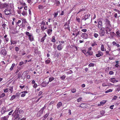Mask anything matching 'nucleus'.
Returning a JSON list of instances; mask_svg holds the SVG:
<instances>
[{
  "mask_svg": "<svg viewBox=\"0 0 120 120\" xmlns=\"http://www.w3.org/2000/svg\"><path fill=\"white\" fill-rule=\"evenodd\" d=\"M104 21L105 22V26L106 30L107 31H111V24L110 22L107 19H106L104 20Z\"/></svg>",
  "mask_w": 120,
  "mask_h": 120,
  "instance_id": "1",
  "label": "nucleus"
},
{
  "mask_svg": "<svg viewBox=\"0 0 120 120\" xmlns=\"http://www.w3.org/2000/svg\"><path fill=\"white\" fill-rule=\"evenodd\" d=\"M26 35L28 37V38L30 41H32L34 40V37L32 34L31 33H30L29 32H26L25 33Z\"/></svg>",
  "mask_w": 120,
  "mask_h": 120,
  "instance_id": "2",
  "label": "nucleus"
},
{
  "mask_svg": "<svg viewBox=\"0 0 120 120\" xmlns=\"http://www.w3.org/2000/svg\"><path fill=\"white\" fill-rule=\"evenodd\" d=\"M90 16V15L89 14H88L87 15H86L82 17V20L85 21L87 19H88V22L89 23H90V20L89 19Z\"/></svg>",
  "mask_w": 120,
  "mask_h": 120,
  "instance_id": "3",
  "label": "nucleus"
},
{
  "mask_svg": "<svg viewBox=\"0 0 120 120\" xmlns=\"http://www.w3.org/2000/svg\"><path fill=\"white\" fill-rule=\"evenodd\" d=\"M73 32L72 35L74 36L75 37H76L79 35L80 31L78 29H75L73 30Z\"/></svg>",
  "mask_w": 120,
  "mask_h": 120,
  "instance_id": "4",
  "label": "nucleus"
},
{
  "mask_svg": "<svg viewBox=\"0 0 120 120\" xmlns=\"http://www.w3.org/2000/svg\"><path fill=\"white\" fill-rule=\"evenodd\" d=\"M71 21V19H70L67 22H66L64 26V27L65 30L68 29L70 31V27L69 25V24L70 23Z\"/></svg>",
  "mask_w": 120,
  "mask_h": 120,
  "instance_id": "5",
  "label": "nucleus"
},
{
  "mask_svg": "<svg viewBox=\"0 0 120 120\" xmlns=\"http://www.w3.org/2000/svg\"><path fill=\"white\" fill-rule=\"evenodd\" d=\"M11 11V9L7 8L4 10V12L6 15H10L12 14Z\"/></svg>",
  "mask_w": 120,
  "mask_h": 120,
  "instance_id": "6",
  "label": "nucleus"
},
{
  "mask_svg": "<svg viewBox=\"0 0 120 120\" xmlns=\"http://www.w3.org/2000/svg\"><path fill=\"white\" fill-rule=\"evenodd\" d=\"M105 34V29L104 27H102L100 30L99 34L101 36H104Z\"/></svg>",
  "mask_w": 120,
  "mask_h": 120,
  "instance_id": "7",
  "label": "nucleus"
},
{
  "mask_svg": "<svg viewBox=\"0 0 120 120\" xmlns=\"http://www.w3.org/2000/svg\"><path fill=\"white\" fill-rule=\"evenodd\" d=\"M8 4L6 3L1 4L0 5V9H2L4 8H8Z\"/></svg>",
  "mask_w": 120,
  "mask_h": 120,
  "instance_id": "8",
  "label": "nucleus"
},
{
  "mask_svg": "<svg viewBox=\"0 0 120 120\" xmlns=\"http://www.w3.org/2000/svg\"><path fill=\"white\" fill-rule=\"evenodd\" d=\"M64 45L61 43L58 45L57 49L58 50H61L63 48Z\"/></svg>",
  "mask_w": 120,
  "mask_h": 120,
  "instance_id": "9",
  "label": "nucleus"
},
{
  "mask_svg": "<svg viewBox=\"0 0 120 120\" xmlns=\"http://www.w3.org/2000/svg\"><path fill=\"white\" fill-rule=\"evenodd\" d=\"M103 55V53L101 51H99L97 52V53L96 54V56L97 57H99L102 56Z\"/></svg>",
  "mask_w": 120,
  "mask_h": 120,
  "instance_id": "10",
  "label": "nucleus"
},
{
  "mask_svg": "<svg viewBox=\"0 0 120 120\" xmlns=\"http://www.w3.org/2000/svg\"><path fill=\"white\" fill-rule=\"evenodd\" d=\"M98 23L97 27L99 29L101 28V27H102L103 26L102 22L101 21H99Z\"/></svg>",
  "mask_w": 120,
  "mask_h": 120,
  "instance_id": "11",
  "label": "nucleus"
},
{
  "mask_svg": "<svg viewBox=\"0 0 120 120\" xmlns=\"http://www.w3.org/2000/svg\"><path fill=\"white\" fill-rule=\"evenodd\" d=\"M7 51L5 49H3L1 51L0 54L5 56L7 54Z\"/></svg>",
  "mask_w": 120,
  "mask_h": 120,
  "instance_id": "12",
  "label": "nucleus"
},
{
  "mask_svg": "<svg viewBox=\"0 0 120 120\" xmlns=\"http://www.w3.org/2000/svg\"><path fill=\"white\" fill-rule=\"evenodd\" d=\"M81 37L83 39H86L88 38V35L86 33H82L81 35Z\"/></svg>",
  "mask_w": 120,
  "mask_h": 120,
  "instance_id": "13",
  "label": "nucleus"
},
{
  "mask_svg": "<svg viewBox=\"0 0 120 120\" xmlns=\"http://www.w3.org/2000/svg\"><path fill=\"white\" fill-rule=\"evenodd\" d=\"M49 83V82H48L45 81L43 82L41 84V85L43 87H45Z\"/></svg>",
  "mask_w": 120,
  "mask_h": 120,
  "instance_id": "14",
  "label": "nucleus"
},
{
  "mask_svg": "<svg viewBox=\"0 0 120 120\" xmlns=\"http://www.w3.org/2000/svg\"><path fill=\"white\" fill-rule=\"evenodd\" d=\"M110 82L113 83L116 82H118V81L116 80L115 78H112L110 79Z\"/></svg>",
  "mask_w": 120,
  "mask_h": 120,
  "instance_id": "15",
  "label": "nucleus"
},
{
  "mask_svg": "<svg viewBox=\"0 0 120 120\" xmlns=\"http://www.w3.org/2000/svg\"><path fill=\"white\" fill-rule=\"evenodd\" d=\"M116 34L117 37L119 38L120 37V30H116Z\"/></svg>",
  "mask_w": 120,
  "mask_h": 120,
  "instance_id": "16",
  "label": "nucleus"
},
{
  "mask_svg": "<svg viewBox=\"0 0 120 120\" xmlns=\"http://www.w3.org/2000/svg\"><path fill=\"white\" fill-rule=\"evenodd\" d=\"M9 116L8 115L1 118V120H8Z\"/></svg>",
  "mask_w": 120,
  "mask_h": 120,
  "instance_id": "17",
  "label": "nucleus"
},
{
  "mask_svg": "<svg viewBox=\"0 0 120 120\" xmlns=\"http://www.w3.org/2000/svg\"><path fill=\"white\" fill-rule=\"evenodd\" d=\"M46 108V106H45V105L40 110V111H39V112H40L41 114H43V111L44 110V109Z\"/></svg>",
  "mask_w": 120,
  "mask_h": 120,
  "instance_id": "18",
  "label": "nucleus"
},
{
  "mask_svg": "<svg viewBox=\"0 0 120 120\" xmlns=\"http://www.w3.org/2000/svg\"><path fill=\"white\" fill-rule=\"evenodd\" d=\"M62 104L61 102H60L57 105V108L59 109L62 106Z\"/></svg>",
  "mask_w": 120,
  "mask_h": 120,
  "instance_id": "19",
  "label": "nucleus"
},
{
  "mask_svg": "<svg viewBox=\"0 0 120 120\" xmlns=\"http://www.w3.org/2000/svg\"><path fill=\"white\" fill-rule=\"evenodd\" d=\"M6 109L4 107H3L1 111V113L2 114H4L6 112Z\"/></svg>",
  "mask_w": 120,
  "mask_h": 120,
  "instance_id": "20",
  "label": "nucleus"
},
{
  "mask_svg": "<svg viewBox=\"0 0 120 120\" xmlns=\"http://www.w3.org/2000/svg\"><path fill=\"white\" fill-rule=\"evenodd\" d=\"M93 54V53L91 51H86V56H87L88 55H92Z\"/></svg>",
  "mask_w": 120,
  "mask_h": 120,
  "instance_id": "21",
  "label": "nucleus"
},
{
  "mask_svg": "<svg viewBox=\"0 0 120 120\" xmlns=\"http://www.w3.org/2000/svg\"><path fill=\"white\" fill-rule=\"evenodd\" d=\"M52 31V29H49L47 31V33L49 35H50L51 34Z\"/></svg>",
  "mask_w": 120,
  "mask_h": 120,
  "instance_id": "22",
  "label": "nucleus"
},
{
  "mask_svg": "<svg viewBox=\"0 0 120 120\" xmlns=\"http://www.w3.org/2000/svg\"><path fill=\"white\" fill-rule=\"evenodd\" d=\"M50 59L49 58L45 61V63L46 64H48L50 62Z\"/></svg>",
  "mask_w": 120,
  "mask_h": 120,
  "instance_id": "23",
  "label": "nucleus"
},
{
  "mask_svg": "<svg viewBox=\"0 0 120 120\" xmlns=\"http://www.w3.org/2000/svg\"><path fill=\"white\" fill-rule=\"evenodd\" d=\"M58 12H60V11H58L54 13V14L53 15H54V18H55L57 17V16L58 15Z\"/></svg>",
  "mask_w": 120,
  "mask_h": 120,
  "instance_id": "24",
  "label": "nucleus"
},
{
  "mask_svg": "<svg viewBox=\"0 0 120 120\" xmlns=\"http://www.w3.org/2000/svg\"><path fill=\"white\" fill-rule=\"evenodd\" d=\"M101 50L102 51H104L105 50L104 47L103 45H101Z\"/></svg>",
  "mask_w": 120,
  "mask_h": 120,
  "instance_id": "25",
  "label": "nucleus"
},
{
  "mask_svg": "<svg viewBox=\"0 0 120 120\" xmlns=\"http://www.w3.org/2000/svg\"><path fill=\"white\" fill-rule=\"evenodd\" d=\"M22 14L23 16L26 15L27 14V12L26 11H23L22 13Z\"/></svg>",
  "mask_w": 120,
  "mask_h": 120,
  "instance_id": "26",
  "label": "nucleus"
},
{
  "mask_svg": "<svg viewBox=\"0 0 120 120\" xmlns=\"http://www.w3.org/2000/svg\"><path fill=\"white\" fill-rule=\"evenodd\" d=\"M11 45L12 44H16L17 42L15 41L11 40Z\"/></svg>",
  "mask_w": 120,
  "mask_h": 120,
  "instance_id": "27",
  "label": "nucleus"
},
{
  "mask_svg": "<svg viewBox=\"0 0 120 120\" xmlns=\"http://www.w3.org/2000/svg\"><path fill=\"white\" fill-rule=\"evenodd\" d=\"M110 34L112 37H113L116 34L114 32H111L110 33Z\"/></svg>",
  "mask_w": 120,
  "mask_h": 120,
  "instance_id": "28",
  "label": "nucleus"
},
{
  "mask_svg": "<svg viewBox=\"0 0 120 120\" xmlns=\"http://www.w3.org/2000/svg\"><path fill=\"white\" fill-rule=\"evenodd\" d=\"M54 78L53 77H52L49 78V80L48 82H51L52 81L54 80Z\"/></svg>",
  "mask_w": 120,
  "mask_h": 120,
  "instance_id": "29",
  "label": "nucleus"
},
{
  "mask_svg": "<svg viewBox=\"0 0 120 120\" xmlns=\"http://www.w3.org/2000/svg\"><path fill=\"white\" fill-rule=\"evenodd\" d=\"M56 4V5L57 6H59L60 4V2L59 1L55 0V3Z\"/></svg>",
  "mask_w": 120,
  "mask_h": 120,
  "instance_id": "30",
  "label": "nucleus"
},
{
  "mask_svg": "<svg viewBox=\"0 0 120 120\" xmlns=\"http://www.w3.org/2000/svg\"><path fill=\"white\" fill-rule=\"evenodd\" d=\"M49 114H46L43 117V120H44L46 119L47 117L48 116Z\"/></svg>",
  "mask_w": 120,
  "mask_h": 120,
  "instance_id": "31",
  "label": "nucleus"
},
{
  "mask_svg": "<svg viewBox=\"0 0 120 120\" xmlns=\"http://www.w3.org/2000/svg\"><path fill=\"white\" fill-rule=\"evenodd\" d=\"M85 104H80V105L79 107H80L82 108H85Z\"/></svg>",
  "mask_w": 120,
  "mask_h": 120,
  "instance_id": "32",
  "label": "nucleus"
},
{
  "mask_svg": "<svg viewBox=\"0 0 120 120\" xmlns=\"http://www.w3.org/2000/svg\"><path fill=\"white\" fill-rule=\"evenodd\" d=\"M10 8L11 9L13 8L14 7V4L13 3H11L9 5Z\"/></svg>",
  "mask_w": 120,
  "mask_h": 120,
  "instance_id": "33",
  "label": "nucleus"
},
{
  "mask_svg": "<svg viewBox=\"0 0 120 120\" xmlns=\"http://www.w3.org/2000/svg\"><path fill=\"white\" fill-rule=\"evenodd\" d=\"M46 29L47 28L46 27H45L44 26H41V29L42 30H44Z\"/></svg>",
  "mask_w": 120,
  "mask_h": 120,
  "instance_id": "34",
  "label": "nucleus"
},
{
  "mask_svg": "<svg viewBox=\"0 0 120 120\" xmlns=\"http://www.w3.org/2000/svg\"><path fill=\"white\" fill-rule=\"evenodd\" d=\"M15 95H13L11 97L10 100L11 101H12L15 98Z\"/></svg>",
  "mask_w": 120,
  "mask_h": 120,
  "instance_id": "35",
  "label": "nucleus"
},
{
  "mask_svg": "<svg viewBox=\"0 0 120 120\" xmlns=\"http://www.w3.org/2000/svg\"><path fill=\"white\" fill-rule=\"evenodd\" d=\"M15 64H13L11 67V68H10V70H12L14 68V67L15 66Z\"/></svg>",
  "mask_w": 120,
  "mask_h": 120,
  "instance_id": "36",
  "label": "nucleus"
},
{
  "mask_svg": "<svg viewBox=\"0 0 120 120\" xmlns=\"http://www.w3.org/2000/svg\"><path fill=\"white\" fill-rule=\"evenodd\" d=\"M52 39L51 40L52 42H56V40H55V38L54 36H53L52 37Z\"/></svg>",
  "mask_w": 120,
  "mask_h": 120,
  "instance_id": "37",
  "label": "nucleus"
},
{
  "mask_svg": "<svg viewBox=\"0 0 120 120\" xmlns=\"http://www.w3.org/2000/svg\"><path fill=\"white\" fill-rule=\"evenodd\" d=\"M106 102V101L105 100H103L101 101L100 102V103L101 105H102L105 104Z\"/></svg>",
  "mask_w": 120,
  "mask_h": 120,
  "instance_id": "38",
  "label": "nucleus"
},
{
  "mask_svg": "<svg viewBox=\"0 0 120 120\" xmlns=\"http://www.w3.org/2000/svg\"><path fill=\"white\" fill-rule=\"evenodd\" d=\"M82 98H81V97L77 99V101L78 102H80L82 101Z\"/></svg>",
  "mask_w": 120,
  "mask_h": 120,
  "instance_id": "39",
  "label": "nucleus"
},
{
  "mask_svg": "<svg viewBox=\"0 0 120 120\" xmlns=\"http://www.w3.org/2000/svg\"><path fill=\"white\" fill-rule=\"evenodd\" d=\"M112 89H110L108 90H107L105 92V93H107L109 92H112Z\"/></svg>",
  "mask_w": 120,
  "mask_h": 120,
  "instance_id": "40",
  "label": "nucleus"
},
{
  "mask_svg": "<svg viewBox=\"0 0 120 120\" xmlns=\"http://www.w3.org/2000/svg\"><path fill=\"white\" fill-rule=\"evenodd\" d=\"M98 34L96 33H94V37L95 38H97L98 37Z\"/></svg>",
  "mask_w": 120,
  "mask_h": 120,
  "instance_id": "41",
  "label": "nucleus"
},
{
  "mask_svg": "<svg viewBox=\"0 0 120 120\" xmlns=\"http://www.w3.org/2000/svg\"><path fill=\"white\" fill-rule=\"evenodd\" d=\"M71 91L72 93H74L76 92V90L75 89L73 88L71 90Z\"/></svg>",
  "mask_w": 120,
  "mask_h": 120,
  "instance_id": "42",
  "label": "nucleus"
},
{
  "mask_svg": "<svg viewBox=\"0 0 120 120\" xmlns=\"http://www.w3.org/2000/svg\"><path fill=\"white\" fill-rule=\"evenodd\" d=\"M94 64L93 63H91L89 64L88 66L90 67H93L94 66Z\"/></svg>",
  "mask_w": 120,
  "mask_h": 120,
  "instance_id": "43",
  "label": "nucleus"
},
{
  "mask_svg": "<svg viewBox=\"0 0 120 120\" xmlns=\"http://www.w3.org/2000/svg\"><path fill=\"white\" fill-rule=\"evenodd\" d=\"M97 44L95 42H94L93 43H92L91 44V46H94L97 45Z\"/></svg>",
  "mask_w": 120,
  "mask_h": 120,
  "instance_id": "44",
  "label": "nucleus"
},
{
  "mask_svg": "<svg viewBox=\"0 0 120 120\" xmlns=\"http://www.w3.org/2000/svg\"><path fill=\"white\" fill-rule=\"evenodd\" d=\"M22 23H25L26 22V21L25 19H22Z\"/></svg>",
  "mask_w": 120,
  "mask_h": 120,
  "instance_id": "45",
  "label": "nucleus"
},
{
  "mask_svg": "<svg viewBox=\"0 0 120 120\" xmlns=\"http://www.w3.org/2000/svg\"><path fill=\"white\" fill-rule=\"evenodd\" d=\"M76 20L79 23L80 22V19L79 18L77 17L76 18Z\"/></svg>",
  "mask_w": 120,
  "mask_h": 120,
  "instance_id": "46",
  "label": "nucleus"
},
{
  "mask_svg": "<svg viewBox=\"0 0 120 120\" xmlns=\"http://www.w3.org/2000/svg\"><path fill=\"white\" fill-rule=\"evenodd\" d=\"M41 26H44L45 25V22L43 21L41 23Z\"/></svg>",
  "mask_w": 120,
  "mask_h": 120,
  "instance_id": "47",
  "label": "nucleus"
},
{
  "mask_svg": "<svg viewBox=\"0 0 120 120\" xmlns=\"http://www.w3.org/2000/svg\"><path fill=\"white\" fill-rule=\"evenodd\" d=\"M65 78V75H64L61 77L60 78L61 80L64 79Z\"/></svg>",
  "mask_w": 120,
  "mask_h": 120,
  "instance_id": "48",
  "label": "nucleus"
},
{
  "mask_svg": "<svg viewBox=\"0 0 120 120\" xmlns=\"http://www.w3.org/2000/svg\"><path fill=\"white\" fill-rule=\"evenodd\" d=\"M5 95V94L4 93H3L0 95V97L2 98L4 97Z\"/></svg>",
  "mask_w": 120,
  "mask_h": 120,
  "instance_id": "49",
  "label": "nucleus"
},
{
  "mask_svg": "<svg viewBox=\"0 0 120 120\" xmlns=\"http://www.w3.org/2000/svg\"><path fill=\"white\" fill-rule=\"evenodd\" d=\"M107 45L108 47V49L109 50V51H111V46H109V45Z\"/></svg>",
  "mask_w": 120,
  "mask_h": 120,
  "instance_id": "50",
  "label": "nucleus"
},
{
  "mask_svg": "<svg viewBox=\"0 0 120 120\" xmlns=\"http://www.w3.org/2000/svg\"><path fill=\"white\" fill-rule=\"evenodd\" d=\"M31 29V27L30 26H28L27 29V30L29 31Z\"/></svg>",
  "mask_w": 120,
  "mask_h": 120,
  "instance_id": "51",
  "label": "nucleus"
},
{
  "mask_svg": "<svg viewBox=\"0 0 120 120\" xmlns=\"http://www.w3.org/2000/svg\"><path fill=\"white\" fill-rule=\"evenodd\" d=\"M6 25L5 24H4L2 25V26L4 29H5Z\"/></svg>",
  "mask_w": 120,
  "mask_h": 120,
  "instance_id": "52",
  "label": "nucleus"
},
{
  "mask_svg": "<svg viewBox=\"0 0 120 120\" xmlns=\"http://www.w3.org/2000/svg\"><path fill=\"white\" fill-rule=\"evenodd\" d=\"M102 86H107V84L106 83H104L102 84Z\"/></svg>",
  "mask_w": 120,
  "mask_h": 120,
  "instance_id": "53",
  "label": "nucleus"
},
{
  "mask_svg": "<svg viewBox=\"0 0 120 120\" xmlns=\"http://www.w3.org/2000/svg\"><path fill=\"white\" fill-rule=\"evenodd\" d=\"M58 41L60 44L61 43L62 44H64V41Z\"/></svg>",
  "mask_w": 120,
  "mask_h": 120,
  "instance_id": "54",
  "label": "nucleus"
},
{
  "mask_svg": "<svg viewBox=\"0 0 120 120\" xmlns=\"http://www.w3.org/2000/svg\"><path fill=\"white\" fill-rule=\"evenodd\" d=\"M105 112L104 111L102 110L101 112V115H103L104 114H105Z\"/></svg>",
  "mask_w": 120,
  "mask_h": 120,
  "instance_id": "55",
  "label": "nucleus"
},
{
  "mask_svg": "<svg viewBox=\"0 0 120 120\" xmlns=\"http://www.w3.org/2000/svg\"><path fill=\"white\" fill-rule=\"evenodd\" d=\"M19 117V115L18 114H16L15 116V119H17V118H18Z\"/></svg>",
  "mask_w": 120,
  "mask_h": 120,
  "instance_id": "56",
  "label": "nucleus"
},
{
  "mask_svg": "<svg viewBox=\"0 0 120 120\" xmlns=\"http://www.w3.org/2000/svg\"><path fill=\"white\" fill-rule=\"evenodd\" d=\"M21 78V74H20L19 73L18 74V79H20Z\"/></svg>",
  "mask_w": 120,
  "mask_h": 120,
  "instance_id": "57",
  "label": "nucleus"
},
{
  "mask_svg": "<svg viewBox=\"0 0 120 120\" xmlns=\"http://www.w3.org/2000/svg\"><path fill=\"white\" fill-rule=\"evenodd\" d=\"M21 21L20 20H19L17 22L16 24L18 25V26H19V25H18L20 23H21Z\"/></svg>",
  "mask_w": 120,
  "mask_h": 120,
  "instance_id": "58",
  "label": "nucleus"
},
{
  "mask_svg": "<svg viewBox=\"0 0 120 120\" xmlns=\"http://www.w3.org/2000/svg\"><path fill=\"white\" fill-rule=\"evenodd\" d=\"M24 63L23 61H21L20 62L19 65L20 66H21L22 65L24 64Z\"/></svg>",
  "mask_w": 120,
  "mask_h": 120,
  "instance_id": "59",
  "label": "nucleus"
},
{
  "mask_svg": "<svg viewBox=\"0 0 120 120\" xmlns=\"http://www.w3.org/2000/svg\"><path fill=\"white\" fill-rule=\"evenodd\" d=\"M81 30L83 32H85L87 31V30L86 29H82Z\"/></svg>",
  "mask_w": 120,
  "mask_h": 120,
  "instance_id": "60",
  "label": "nucleus"
},
{
  "mask_svg": "<svg viewBox=\"0 0 120 120\" xmlns=\"http://www.w3.org/2000/svg\"><path fill=\"white\" fill-rule=\"evenodd\" d=\"M15 50L16 51H18L19 50V48L17 47H16L15 48Z\"/></svg>",
  "mask_w": 120,
  "mask_h": 120,
  "instance_id": "61",
  "label": "nucleus"
},
{
  "mask_svg": "<svg viewBox=\"0 0 120 120\" xmlns=\"http://www.w3.org/2000/svg\"><path fill=\"white\" fill-rule=\"evenodd\" d=\"M4 92H7L8 91V89L7 88L4 90Z\"/></svg>",
  "mask_w": 120,
  "mask_h": 120,
  "instance_id": "62",
  "label": "nucleus"
},
{
  "mask_svg": "<svg viewBox=\"0 0 120 120\" xmlns=\"http://www.w3.org/2000/svg\"><path fill=\"white\" fill-rule=\"evenodd\" d=\"M37 84L36 83H35L33 86V87L34 88H36L37 87Z\"/></svg>",
  "mask_w": 120,
  "mask_h": 120,
  "instance_id": "63",
  "label": "nucleus"
},
{
  "mask_svg": "<svg viewBox=\"0 0 120 120\" xmlns=\"http://www.w3.org/2000/svg\"><path fill=\"white\" fill-rule=\"evenodd\" d=\"M45 39V38L43 37L41 39V41L42 42H44V40Z\"/></svg>",
  "mask_w": 120,
  "mask_h": 120,
  "instance_id": "64",
  "label": "nucleus"
}]
</instances>
